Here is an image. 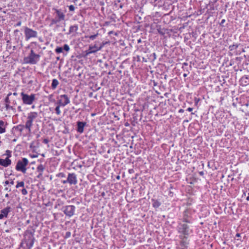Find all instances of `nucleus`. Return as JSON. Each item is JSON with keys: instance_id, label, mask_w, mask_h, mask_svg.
I'll return each mask as SVG.
<instances>
[{"instance_id": "nucleus-61", "label": "nucleus", "mask_w": 249, "mask_h": 249, "mask_svg": "<svg viewBox=\"0 0 249 249\" xmlns=\"http://www.w3.org/2000/svg\"><path fill=\"white\" fill-rule=\"evenodd\" d=\"M0 249H2L1 248H0Z\"/></svg>"}, {"instance_id": "nucleus-34", "label": "nucleus", "mask_w": 249, "mask_h": 249, "mask_svg": "<svg viewBox=\"0 0 249 249\" xmlns=\"http://www.w3.org/2000/svg\"><path fill=\"white\" fill-rule=\"evenodd\" d=\"M21 193H22V195H27V194L28 192H27V191L26 190V189L23 188V189H22L21 190Z\"/></svg>"}, {"instance_id": "nucleus-9", "label": "nucleus", "mask_w": 249, "mask_h": 249, "mask_svg": "<svg viewBox=\"0 0 249 249\" xmlns=\"http://www.w3.org/2000/svg\"><path fill=\"white\" fill-rule=\"evenodd\" d=\"M74 210L75 207L73 206L69 205L65 207L63 212L66 215L71 216L73 214Z\"/></svg>"}, {"instance_id": "nucleus-41", "label": "nucleus", "mask_w": 249, "mask_h": 249, "mask_svg": "<svg viewBox=\"0 0 249 249\" xmlns=\"http://www.w3.org/2000/svg\"><path fill=\"white\" fill-rule=\"evenodd\" d=\"M76 126H75V129L78 131V122H77L76 123Z\"/></svg>"}, {"instance_id": "nucleus-57", "label": "nucleus", "mask_w": 249, "mask_h": 249, "mask_svg": "<svg viewBox=\"0 0 249 249\" xmlns=\"http://www.w3.org/2000/svg\"><path fill=\"white\" fill-rule=\"evenodd\" d=\"M33 157H36V156L34 155Z\"/></svg>"}, {"instance_id": "nucleus-28", "label": "nucleus", "mask_w": 249, "mask_h": 249, "mask_svg": "<svg viewBox=\"0 0 249 249\" xmlns=\"http://www.w3.org/2000/svg\"><path fill=\"white\" fill-rule=\"evenodd\" d=\"M5 155L7 156L6 158L9 159V158H10L12 156L11 151L9 150H7L6 151Z\"/></svg>"}, {"instance_id": "nucleus-16", "label": "nucleus", "mask_w": 249, "mask_h": 249, "mask_svg": "<svg viewBox=\"0 0 249 249\" xmlns=\"http://www.w3.org/2000/svg\"><path fill=\"white\" fill-rule=\"evenodd\" d=\"M32 125L33 123L27 120V122H26L25 125H24V128L28 130L29 133H31Z\"/></svg>"}, {"instance_id": "nucleus-8", "label": "nucleus", "mask_w": 249, "mask_h": 249, "mask_svg": "<svg viewBox=\"0 0 249 249\" xmlns=\"http://www.w3.org/2000/svg\"><path fill=\"white\" fill-rule=\"evenodd\" d=\"M69 99L67 95L64 94L60 96V99L57 102V104L60 105L62 107H64L69 103Z\"/></svg>"}, {"instance_id": "nucleus-10", "label": "nucleus", "mask_w": 249, "mask_h": 249, "mask_svg": "<svg viewBox=\"0 0 249 249\" xmlns=\"http://www.w3.org/2000/svg\"><path fill=\"white\" fill-rule=\"evenodd\" d=\"M11 208L7 206L0 211V219H2L4 217H7L8 213L11 212Z\"/></svg>"}, {"instance_id": "nucleus-48", "label": "nucleus", "mask_w": 249, "mask_h": 249, "mask_svg": "<svg viewBox=\"0 0 249 249\" xmlns=\"http://www.w3.org/2000/svg\"><path fill=\"white\" fill-rule=\"evenodd\" d=\"M153 56H154V59H156V53H153Z\"/></svg>"}, {"instance_id": "nucleus-53", "label": "nucleus", "mask_w": 249, "mask_h": 249, "mask_svg": "<svg viewBox=\"0 0 249 249\" xmlns=\"http://www.w3.org/2000/svg\"><path fill=\"white\" fill-rule=\"evenodd\" d=\"M236 236L239 237L240 236V234L239 233H237L236 234Z\"/></svg>"}, {"instance_id": "nucleus-12", "label": "nucleus", "mask_w": 249, "mask_h": 249, "mask_svg": "<svg viewBox=\"0 0 249 249\" xmlns=\"http://www.w3.org/2000/svg\"><path fill=\"white\" fill-rule=\"evenodd\" d=\"M53 10H54L55 11V13H56V18H58L61 21L64 20L65 15L61 9H57L53 8Z\"/></svg>"}, {"instance_id": "nucleus-36", "label": "nucleus", "mask_w": 249, "mask_h": 249, "mask_svg": "<svg viewBox=\"0 0 249 249\" xmlns=\"http://www.w3.org/2000/svg\"><path fill=\"white\" fill-rule=\"evenodd\" d=\"M0 126L2 127H5V123L2 120H0Z\"/></svg>"}, {"instance_id": "nucleus-32", "label": "nucleus", "mask_w": 249, "mask_h": 249, "mask_svg": "<svg viewBox=\"0 0 249 249\" xmlns=\"http://www.w3.org/2000/svg\"><path fill=\"white\" fill-rule=\"evenodd\" d=\"M69 9L70 11H73L75 9V7L73 5H71L68 6Z\"/></svg>"}, {"instance_id": "nucleus-60", "label": "nucleus", "mask_w": 249, "mask_h": 249, "mask_svg": "<svg viewBox=\"0 0 249 249\" xmlns=\"http://www.w3.org/2000/svg\"><path fill=\"white\" fill-rule=\"evenodd\" d=\"M75 90L76 91V92H78V89H75Z\"/></svg>"}, {"instance_id": "nucleus-40", "label": "nucleus", "mask_w": 249, "mask_h": 249, "mask_svg": "<svg viewBox=\"0 0 249 249\" xmlns=\"http://www.w3.org/2000/svg\"><path fill=\"white\" fill-rule=\"evenodd\" d=\"M193 108H192V107H188L187 109V110L189 111V112H191L192 110H193Z\"/></svg>"}, {"instance_id": "nucleus-59", "label": "nucleus", "mask_w": 249, "mask_h": 249, "mask_svg": "<svg viewBox=\"0 0 249 249\" xmlns=\"http://www.w3.org/2000/svg\"><path fill=\"white\" fill-rule=\"evenodd\" d=\"M1 10H2V8L0 7V11H1Z\"/></svg>"}, {"instance_id": "nucleus-6", "label": "nucleus", "mask_w": 249, "mask_h": 249, "mask_svg": "<svg viewBox=\"0 0 249 249\" xmlns=\"http://www.w3.org/2000/svg\"><path fill=\"white\" fill-rule=\"evenodd\" d=\"M178 231L183 235L184 238H186L189 234V227L185 224H180L178 228Z\"/></svg>"}, {"instance_id": "nucleus-33", "label": "nucleus", "mask_w": 249, "mask_h": 249, "mask_svg": "<svg viewBox=\"0 0 249 249\" xmlns=\"http://www.w3.org/2000/svg\"><path fill=\"white\" fill-rule=\"evenodd\" d=\"M63 49L66 51H68L70 50L69 46L67 44H65Z\"/></svg>"}, {"instance_id": "nucleus-43", "label": "nucleus", "mask_w": 249, "mask_h": 249, "mask_svg": "<svg viewBox=\"0 0 249 249\" xmlns=\"http://www.w3.org/2000/svg\"><path fill=\"white\" fill-rule=\"evenodd\" d=\"M18 110L19 111H21L22 110H21V107L20 106H18Z\"/></svg>"}, {"instance_id": "nucleus-3", "label": "nucleus", "mask_w": 249, "mask_h": 249, "mask_svg": "<svg viewBox=\"0 0 249 249\" xmlns=\"http://www.w3.org/2000/svg\"><path fill=\"white\" fill-rule=\"evenodd\" d=\"M20 95L23 103L25 105H31L36 99L35 94H31V95H28L26 93H25L24 92H22L20 94Z\"/></svg>"}, {"instance_id": "nucleus-1", "label": "nucleus", "mask_w": 249, "mask_h": 249, "mask_svg": "<svg viewBox=\"0 0 249 249\" xmlns=\"http://www.w3.org/2000/svg\"><path fill=\"white\" fill-rule=\"evenodd\" d=\"M35 238L34 233L30 231H26L24 234V238L20 244V247L23 249H31L34 245Z\"/></svg>"}, {"instance_id": "nucleus-21", "label": "nucleus", "mask_w": 249, "mask_h": 249, "mask_svg": "<svg viewBox=\"0 0 249 249\" xmlns=\"http://www.w3.org/2000/svg\"><path fill=\"white\" fill-rule=\"evenodd\" d=\"M183 222H186V223H190L191 220L190 218H189V216L187 214V212H184V216L183 217Z\"/></svg>"}, {"instance_id": "nucleus-44", "label": "nucleus", "mask_w": 249, "mask_h": 249, "mask_svg": "<svg viewBox=\"0 0 249 249\" xmlns=\"http://www.w3.org/2000/svg\"><path fill=\"white\" fill-rule=\"evenodd\" d=\"M9 183L11 185H13L14 184V182L13 180H11L10 182H9Z\"/></svg>"}, {"instance_id": "nucleus-29", "label": "nucleus", "mask_w": 249, "mask_h": 249, "mask_svg": "<svg viewBox=\"0 0 249 249\" xmlns=\"http://www.w3.org/2000/svg\"><path fill=\"white\" fill-rule=\"evenodd\" d=\"M63 50V49L62 47H57L55 49V52H56V53H60L62 52Z\"/></svg>"}, {"instance_id": "nucleus-14", "label": "nucleus", "mask_w": 249, "mask_h": 249, "mask_svg": "<svg viewBox=\"0 0 249 249\" xmlns=\"http://www.w3.org/2000/svg\"><path fill=\"white\" fill-rule=\"evenodd\" d=\"M11 164V160L8 158L5 159H0V165L6 167Z\"/></svg>"}, {"instance_id": "nucleus-54", "label": "nucleus", "mask_w": 249, "mask_h": 249, "mask_svg": "<svg viewBox=\"0 0 249 249\" xmlns=\"http://www.w3.org/2000/svg\"><path fill=\"white\" fill-rule=\"evenodd\" d=\"M5 190H6V191H8V188L7 187H6L5 188Z\"/></svg>"}, {"instance_id": "nucleus-58", "label": "nucleus", "mask_w": 249, "mask_h": 249, "mask_svg": "<svg viewBox=\"0 0 249 249\" xmlns=\"http://www.w3.org/2000/svg\"><path fill=\"white\" fill-rule=\"evenodd\" d=\"M248 191H249L248 195H249V189H248Z\"/></svg>"}, {"instance_id": "nucleus-5", "label": "nucleus", "mask_w": 249, "mask_h": 249, "mask_svg": "<svg viewBox=\"0 0 249 249\" xmlns=\"http://www.w3.org/2000/svg\"><path fill=\"white\" fill-rule=\"evenodd\" d=\"M24 34L25 40H28L31 38H36L37 37V32L28 27H24Z\"/></svg>"}, {"instance_id": "nucleus-15", "label": "nucleus", "mask_w": 249, "mask_h": 249, "mask_svg": "<svg viewBox=\"0 0 249 249\" xmlns=\"http://www.w3.org/2000/svg\"><path fill=\"white\" fill-rule=\"evenodd\" d=\"M38 116V113L36 112H31L28 114L27 120L33 122L34 120Z\"/></svg>"}, {"instance_id": "nucleus-7", "label": "nucleus", "mask_w": 249, "mask_h": 249, "mask_svg": "<svg viewBox=\"0 0 249 249\" xmlns=\"http://www.w3.org/2000/svg\"><path fill=\"white\" fill-rule=\"evenodd\" d=\"M63 183H69L70 184H75L77 182L76 177L74 174H69L67 179L62 181Z\"/></svg>"}, {"instance_id": "nucleus-45", "label": "nucleus", "mask_w": 249, "mask_h": 249, "mask_svg": "<svg viewBox=\"0 0 249 249\" xmlns=\"http://www.w3.org/2000/svg\"><path fill=\"white\" fill-rule=\"evenodd\" d=\"M9 183V181L8 180H6L5 181V185L8 184Z\"/></svg>"}, {"instance_id": "nucleus-25", "label": "nucleus", "mask_w": 249, "mask_h": 249, "mask_svg": "<svg viewBox=\"0 0 249 249\" xmlns=\"http://www.w3.org/2000/svg\"><path fill=\"white\" fill-rule=\"evenodd\" d=\"M71 66H73V69L78 71V67L76 66V61L75 60H72L71 61Z\"/></svg>"}, {"instance_id": "nucleus-55", "label": "nucleus", "mask_w": 249, "mask_h": 249, "mask_svg": "<svg viewBox=\"0 0 249 249\" xmlns=\"http://www.w3.org/2000/svg\"><path fill=\"white\" fill-rule=\"evenodd\" d=\"M141 39L138 40V42H139V43L141 42Z\"/></svg>"}, {"instance_id": "nucleus-49", "label": "nucleus", "mask_w": 249, "mask_h": 249, "mask_svg": "<svg viewBox=\"0 0 249 249\" xmlns=\"http://www.w3.org/2000/svg\"><path fill=\"white\" fill-rule=\"evenodd\" d=\"M246 200L248 201H249V195L247 197Z\"/></svg>"}, {"instance_id": "nucleus-17", "label": "nucleus", "mask_w": 249, "mask_h": 249, "mask_svg": "<svg viewBox=\"0 0 249 249\" xmlns=\"http://www.w3.org/2000/svg\"><path fill=\"white\" fill-rule=\"evenodd\" d=\"M87 125L85 122H79V133H82L84 131V127Z\"/></svg>"}, {"instance_id": "nucleus-2", "label": "nucleus", "mask_w": 249, "mask_h": 249, "mask_svg": "<svg viewBox=\"0 0 249 249\" xmlns=\"http://www.w3.org/2000/svg\"><path fill=\"white\" fill-rule=\"evenodd\" d=\"M40 58V55L36 53L34 51L31 49L29 55L24 58L23 61L25 64L35 65L39 62Z\"/></svg>"}, {"instance_id": "nucleus-4", "label": "nucleus", "mask_w": 249, "mask_h": 249, "mask_svg": "<svg viewBox=\"0 0 249 249\" xmlns=\"http://www.w3.org/2000/svg\"><path fill=\"white\" fill-rule=\"evenodd\" d=\"M28 160L25 158H22L21 160H18L16 166V170L18 171H21L23 174L26 172V166L28 164Z\"/></svg>"}, {"instance_id": "nucleus-30", "label": "nucleus", "mask_w": 249, "mask_h": 249, "mask_svg": "<svg viewBox=\"0 0 249 249\" xmlns=\"http://www.w3.org/2000/svg\"><path fill=\"white\" fill-rule=\"evenodd\" d=\"M5 108H6V109L7 110H8V109H12V110H14V108H13V107L10 106L9 105V104H6Z\"/></svg>"}, {"instance_id": "nucleus-42", "label": "nucleus", "mask_w": 249, "mask_h": 249, "mask_svg": "<svg viewBox=\"0 0 249 249\" xmlns=\"http://www.w3.org/2000/svg\"><path fill=\"white\" fill-rule=\"evenodd\" d=\"M184 112V110L183 109H180L179 110H178V112L179 113H183Z\"/></svg>"}, {"instance_id": "nucleus-27", "label": "nucleus", "mask_w": 249, "mask_h": 249, "mask_svg": "<svg viewBox=\"0 0 249 249\" xmlns=\"http://www.w3.org/2000/svg\"><path fill=\"white\" fill-rule=\"evenodd\" d=\"M11 94H12V93H9L7 94V97L5 98V102L6 104H10V100H9V97Z\"/></svg>"}, {"instance_id": "nucleus-37", "label": "nucleus", "mask_w": 249, "mask_h": 249, "mask_svg": "<svg viewBox=\"0 0 249 249\" xmlns=\"http://www.w3.org/2000/svg\"><path fill=\"white\" fill-rule=\"evenodd\" d=\"M97 35H92V36H89V38L92 40H93L97 36Z\"/></svg>"}, {"instance_id": "nucleus-22", "label": "nucleus", "mask_w": 249, "mask_h": 249, "mask_svg": "<svg viewBox=\"0 0 249 249\" xmlns=\"http://www.w3.org/2000/svg\"><path fill=\"white\" fill-rule=\"evenodd\" d=\"M152 202H153L152 205L154 208H158L160 205V203L157 200L152 199Z\"/></svg>"}, {"instance_id": "nucleus-11", "label": "nucleus", "mask_w": 249, "mask_h": 249, "mask_svg": "<svg viewBox=\"0 0 249 249\" xmlns=\"http://www.w3.org/2000/svg\"><path fill=\"white\" fill-rule=\"evenodd\" d=\"M45 170V166L42 164L38 165L36 168V172L38 173L36 177L38 178L42 179L43 178V173Z\"/></svg>"}, {"instance_id": "nucleus-52", "label": "nucleus", "mask_w": 249, "mask_h": 249, "mask_svg": "<svg viewBox=\"0 0 249 249\" xmlns=\"http://www.w3.org/2000/svg\"><path fill=\"white\" fill-rule=\"evenodd\" d=\"M244 78H245L246 79H249L248 76H245V77H243V79H244Z\"/></svg>"}, {"instance_id": "nucleus-31", "label": "nucleus", "mask_w": 249, "mask_h": 249, "mask_svg": "<svg viewBox=\"0 0 249 249\" xmlns=\"http://www.w3.org/2000/svg\"><path fill=\"white\" fill-rule=\"evenodd\" d=\"M6 131V127L0 126V134L4 133Z\"/></svg>"}, {"instance_id": "nucleus-26", "label": "nucleus", "mask_w": 249, "mask_h": 249, "mask_svg": "<svg viewBox=\"0 0 249 249\" xmlns=\"http://www.w3.org/2000/svg\"><path fill=\"white\" fill-rule=\"evenodd\" d=\"M60 105H59V104H57V106L56 107H55V112L57 114V115H60V113H61V111L60 110Z\"/></svg>"}, {"instance_id": "nucleus-24", "label": "nucleus", "mask_w": 249, "mask_h": 249, "mask_svg": "<svg viewBox=\"0 0 249 249\" xmlns=\"http://www.w3.org/2000/svg\"><path fill=\"white\" fill-rule=\"evenodd\" d=\"M24 181H18L17 184L16 186V188H18L19 187H23L24 186Z\"/></svg>"}, {"instance_id": "nucleus-20", "label": "nucleus", "mask_w": 249, "mask_h": 249, "mask_svg": "<svg viewBox=\"0 0 249 249\" xmlns=\"http://www.w3.org/2000/svg\"><path fill=\"white\" fill-rule=\"evenodd\" d=\"M24 128V125L23 124H18L17 126H15L13 127V129H15L16 130H17L19 131L20 133H21Z\"/></svg>"}, {"instance_id": "nucleus-39", "label": "nucleus", "mask_w": 249, "mask_h": 249, "mask_svg": "<svg viewBox=\"0 0 249 249\" xmlns=\"http://www.w3.org/2000/svg\"><path fill=\"white\" fill-rule=\"evenodd\" d=\"M43 142L44 143H45V144H47V143H48V142H49V141H48V139H44V140H43Z\"/></svg>"}, {"instance_id": "nucleus-19", "label": "nucleus", "mask_w": 249, "mask_h": 249, "mask_svg": "<svg viewBox=\"0 0 249 249\" xmlns=\"http://www.w3.org/2000/svg\"><path fill=\"white\" fill-rule=\"evenodd\" d=\"M77 29H78V27H77V25L71 26L70 27L68 34H71L76 32V31H77Z\"/></svg>"}, {"instance_id": "nucleus-13", "label": "nucleus", "mask_w": 249, "mask_h": 249, "mask_svg": "<svg viewBox=\"0 0 249 249\" xmlns=\"http://www.w3.org/2000/svg\"><path fill=\"white\" fill-rule=\"evenodd\" d=\"M102 48V46L98 47L96 45H94V46H90L89 48V49L88 50V51L87 53V54L96 53L98 51L100 50Z\"/></svg>"}, {"instance_id": "nucleus-56", "label": "nucleus", "mask_w": 249, "mask_h": 249, "mask_svg": "<svg viewBox=\"0 0 249 249\" xmlns=\"http://www.w3.org/2000/svg\"><path fill=\"white\" fill-rule=\"evenodd\" d=\"M32 108H35V106H33L32 107Z\"/></svg>"}, {"instance_id": "nucleus-51", "label": "nucleus", "mask_w": 249, "mask_h": 249, "mask_svg": "<svg viewBox=\"0 0 249 249\" xmlns=\"http://www.w3.org/2000/svg\"><path fill=\"white\" fill-rule=\"evenodd\" d=\"M5 196L6 197H9V195H8V194H6L5 195Z\"/></svg>"}, {"instance_id": "nucleus-46", "label": "nucleus", "mask_w": 249, "mask_h": 249, "mask_svg": "<svg viewBox=\"0 0 249 249\" xmlns=\"http://www.w3.org/2000/svg\"><path fill=\"white\" fill-rule=\"evenodd\" d=\"M18 32H19V31H18V30H17H17H15L14 31V34H15L16 33H18Z\"/></svg>"}, {"instance_id": "nucleus-35", "label": "nucleus", "mask_w": 249, "mask_h": 249, "mask_svg": "<svg viewBox=\"0 0 249 249\" xmlns=\"http://www.w3.org/2000/svg\"><path fill=\"white\" fill-rule=\"evenodd\" d=\"M57 176L60 178H65V175L63 173H60L59 174H58Z\"/></svg>"}, {"instance_id": "nucleus-38", "label": "nucleus", "mask_w": 249, "mask_h": 249, "mask_svg": "<svg viewBox=\"0 0 249 249\" xmlns=\"http://www.w3.org/2000/svg\"><path fill=\"white\" fill-rule=\"evenodd\" d=\"M21 25V21H18L16 25H15V26H20Z\"/></svg>"}, {"instance_id": "nucleus-50", "label": "nucleus", "mask_w": 249, "mask_h": 249, "mask_svg": "<svg viewBox=\"0 0 249 249\" xmlns=\"http://www.w3.org/2000/svg\"><path fill=\"white\" fill-rule=\"evenodd\" d=\"M13 95H14V96H17V95H18V94H17V92H14V93H13Z\"/></svg>"}, {"instance_id": "nucleus-47", "label": "nucleus", "mask_w": 249, "mask_h": 249, "mask_svg": "<svg viewBox=\"0 0 249 249\" xmlns=\"http://www.w3.org/2000/svg\"><path fill=\"white\" fill-rule=\"evenodd\" d=\"M183 75V77H186L188 75V74L187 73H184Z\"/></svg>"}, {"instance_id": "nucleus-23", "label": "nucleus", "mask_w": 249, "mask_h": 249, "mask_svg": "<svg viewBox=\"0 0 249 249\" xmlns=\"http://www.w3.org/2000/svg\"><path fill=\"white\" fill-rule=\"evenodd\" d=\"M60 21L61 20H60L59 19H58V18H53L51 20V22L49 26L50 27H52L53 24H56Z\"/></svg>"}, {"instance_id": "nucleus-18", "label": "nucleus", "mask_w": 249, "mask_h": 249, "mask_svg": "<svg viewBox=\"0 0 249 249\" xmlns=\"http://www.w3.org/2000/svg\"><path fill=\"white\" fill-rule=\"evenodd\" d=\"M59 84V82L56 79H53L52 80L51 85V88L53 89H55Z\"/></svg>"}]
</instances>
